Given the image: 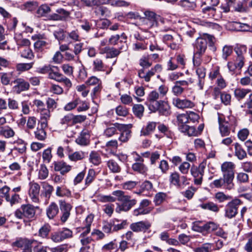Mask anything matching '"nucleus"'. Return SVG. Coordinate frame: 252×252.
<instances>
[{
    "instance_id": "nucleus-3",
    "label": "nucleus",
    "mask_w": 252,
    "mask_h": 252,
    "mask_svg": "<svg viewBox=\"0 0 252 252\" xmlns=\"http://www.w3.org/2000/svg\"><path fill=\"white\" fill-rule=\"evenodd\" d=\"M235 164L231 161L223 162L221 165V171L222 173V176L233 183L234 178Z\"/></svg>"
},
{
    "instance_id": "nucleus-36",
    "label": "nucleus",
    "mask_w": 252,
    "mask_h": 252,
    "mask_svg": "<svg viewBox=\"0 0 252 252\" xmlns=\"http://www.w3.org/2000/svg\"><path fill=\"white\" fill-rule=\"evenodd\" d=\"M56 194L59 197H69L71 192L65 187L58 186L56 188Z\"/></svg>"
},
{
    "instance_id": "nucleus-37",
    "label": "nucleus",
    "mask_w": 252,
    "mask_h": 252,
    "mask_svg": "<svg viewBox=\"0 0 252 252\" xmlns=\"http://www.w3.org/2000/svg\"><path fill=\"white\" fill-rule=\"evenodd\" d=\"M85 153L83 151H76L68 155L69 159L73 161H77L84 158Z\"/></svg>"
},
{
    "instance_id": "nucleus-53",
    "label": "nucleus",
    "mask_w": 252,
    "mask_h": 252,
    "mask_svg": "<svg viewBox=\"0 0 252 252\" xmlns=\"http://www.w3.org/2000/svg\"><path fill=\"white\" fill-rule=\"evenodd\" d=\"M112 194L117 197L118 201L122 202L124 201L128 200L129 196V195H126L123 191L120 190L114 191L112 192Z\"/></svg>"
},
{
    "instance_id": "nucleus-19",
    "label": "nucleus",
    "mask_w": 252,
    "mask_h": 252,
    "mask_svg": "<svg viewBox=\"0 0 252 252\" xmlns=\"http://www.w3.org/2000/svg\"><path fill=\"white\" fill-rule=\"evenodd\" d=\"M127 201H124L123 202V204L119 206L116 209V211L119 212L120 211H128L129 210L132 206L135 205L137 202V201L134 199H131L130 196L129 195L128 199Z\"/></svg>"
},
{
    "instance_id": "nucleus-44",
    "label": "nucleus",
    "mask_w": 252,
    "mask_h": 252,
    "mask_svg": "<svg viewBox=\"0 0 252 252\" xmlns=\"http://www.w3.org/2000/svg\"><path fill=\"white\" fill-rule=\"evenodd\" d=\"M81 102V99L79 98H76L73 100L72 101H70L67 103L63 107V109L65 111H70L75 109Z\"/></svg>"
},
{
    "instance_id": "nucleus-52",
    "label": "nucleus",
    "mask_w": 252,
    "mask_h": 252,
    "mask_svg": "<svg viewBox=\"0 0 252 252\" xmlns=\"http://www.w3.org/2000/svg\"><path fill=\"white\" fill-rule=\"evenodd\" d=\"M33 63H20L16 65V69L19 72H24L29 70L32 68Z\"/></svg>"
},
{
    "instance_id": "nucleus-17",
    "label": "nucleus",
    "mask_w": 252,
    "mask_h": 252,
    "mask_svg": "<svg viewBox=\"0 0 252 252\" xmlns=\"http://www.w3.org/2000/svg\"><path fill=\"white\" fill-rule=\"evenodd\" d=\"M218 122H225L226 123V126L232 127V131L234 132L235 130V127L237 125V121L236 118L233 116H229L227 117V118H224L222 115L218 114Z\"/></svg>"
},
{
    "instance_id": "nucleus-54",
    "label": "nucleus",
    "mask_w": 252,
    "mask_h": 252,
    "mask_svg": "<svg viewBox=\"0 0 252 252\" xmlns=\"http://www.w3.org/2000/svg\"><path fill=\"white\" fill-rule=\"evenodd\" d=\"M213 244L205 243L201 247L196 248L194 252H211L212 251Z\"/></svg>"
},
{
    "instance_id": "nucleus-1",
    "label": "nucleus",
    "mask_w": 252,
    "mask_h": 252,
    "mask_svg": "<svg viewBox=\"0 0 252 252\" xmlns=\"http://www.w3.org/2000/svg\"><path fill=\"white\" fill-rule=\"evenodd\" d=\"M144 15L145 17L142 18L141 27L140 28V29L144 32H147L149 29L154 26H158L159 21L162 23H164V19L154 12L146 11Z\"/></svg>"
},
{
    "instance_id": "nucleus-27",
    "label": "nucleus",
    "mask_w": 252,
    "mask_h": 252,
    "mask_svg": "<svg viewBox=\"0 0 252 252\" xmlns=\"http://www.w3.org/2000/svg\"><path fill=\"white\" fill-rule=\"evenodd\" d=\"M21 210L23 211L24 217L28 218H32L35 215L34 207L32 205H23L21 206Z\"/></svg>"
},
{
    "instance_id": "nucleus-26",
    "label": "nucleus",
    "mask_w": 252,
    "mask_h": 252,
    "mask_svg": "<svg viewBox=\"0 0 252 252\" xmlns=\"http://www.w3.org/2000/svg\"><path fill=\"white\" fill-rule=\"evenodd\" d=\"M63 74L60 72V69L58 66L52 65L48 74V78L54 80L57 82L62 77Z\"/></svg>"
},
{
    "instance_id": "nucleus-35",
    "label": "nucleus",
    "mask_w": 252,
    "mask_h": 252,
    "mask_svg": "<svg viewBox=\"0 0 252 252\" xmlns=\"http://www.w3.org/2000/svg\"><path fill=\"white\" fill-rule=\"evenodd\" d=\"M13 73V72H0V79L1 84L5 86L10 84Z\"/></svg>"
},
{
    "instance_id": "nucleus-59",
    "label": "nucleus",
    "mask_w": 252,
    "mask_h": 252,
    "mask_svg": "<svg viewBox=\"0 0 252 252\" xmlns=\"http://www.w3.org/2000/svg\"><path fill=\"white\" fill-rule=\"evenodd\" d=\"M52 158V148L49 147L44 150L42 154V158L43 161L47 163H49Z\"/></svg>"
},
{
    "instance_id": "nucleus-18",
    "label": "nucleus",
    "mask_w": 252,
    "mask_h": 252,
    "mask_svg": "<svg viewBox=\"0 0 252 252\" xmlns=\"http://www.w3.org/2000/svg\"><path fill=\"white\" fill-rule=\"evenodd\" d=\"M16 135L14 129L9 126H0V136L5 139L13 138Z\"/></svg>"
},
{
    "instance_id": "nucleus-21",
    "label": "nucleus",
    "mask_w": 252,
    "mask_h": 252,
    "mask_svg": "<svg viewBox=\"0 0 252 252\" xmlns=\"http://www.w3.org/2000/svg\"><path fill=\"white\" fill-rule=\"evenodd\" d=\"M38 112L40 115V125L42 126H47L48 121L51 117L50 110L47 108H45L38 111Z\"/></svg>"
},
{
    "instance_id": "nucleus-60",
    "label": "nucleus",
    "mask_w": 252,
    "mask_h": 252,
    "mask_svg": "<svg viewBox=\"0 0 252 252\" xmlns=\"http://www.w3.org/2000/svg\"><path fill=\"white\" fill-rule=\"evenodd\" d=\"M166 197V194L163 192H158L157 193L154 198V202L156 205H159L161 204L165 199Z\"/></svg>"
},
{
    "instance_id": "nucleus-58",
    "label": "nucleus",
    "mask_w": 252,
    "mask_h": 252,
    "mask_svg": "<svg viewBox=\"0 0 252 252\" xmlns=\"http://www.w3.org/2000/svg\"><path fill=\"white\" fill-rule=\"evenodd\" d=\"M48 170L44 165H41L38 171V179H45L48 176Z\"/></svg>"
},
{
    "instance_id": "nucleus-23",
    "label": "nucleus",
    "mask_w": 252,
    "mask_h": 252,
    "mask_svg": "<svg viewBox=\"0 0 252 252\" xmlns=\"http://www.w3.org/2000/svg\"><path fill=\"white\" fill-rule=\"evenodd\" d=\"M157 126V123L154 122H149L147 125L143 126L141 130L140 135L141 136H148L153 132Z\"/></svg>"
},
{
    "instance_id": "nucleus-5",
    "label": "nucleus",
    "mask_w": 252,
    "mask_h": 252,
    "mask_svg": "<svg viewBox=\"0 0 252 252\" xmlns=\"http://www.w3.org/2000/svg\"><path fill=\"white\" fill-rule=\"evenodd\" d=\"M162 70V66L160 64H157L154 67L152 68L151 70L148 72H145L144 69H140L138 72V76L144 80L148 82L150 81L151 77L153 76L156 73H158L161 72Z\"/></svg>"
},
{
    "instance_id": "nucleus-10",
    "label": "nucleus",
    "mask_w": 252,
    "mask_h": 252,
    "mask_svg": "<svg viewBox=\"0 0 252 252\" xmlns=\"http://www.w3.org/2000/svg\"><path fill=\"white\" fill-rule=\"evenodd\" d=\"M172 103L175 107L182 109L191 108L194 106L192 101L186 98L182 99L178 97L174 98Z\"/></svg>"
},
{
    "instance_id": "nucleus-25",
    "label": "nucleus",
    "mask_w": 252,
    "mask_h": 252,
    "mask_svg": "<svg viewBox=\"0 0 252 252\" xmlns=\"http://www.w3.org/2000/svg\"><path fill=\"white\" fill-rule=\"evenodd\" d=\"M121 50L115 49L114 48H110L108 47H105L104 48L102 49L100 51V53L101 54L106 53V58H114L117 57L120 53Z\"/></svg>"
},
{
    "instance_id": "nucleus-45",
    "label": "nucleus",
    "mask_w": 252,
    "mask_h": 252,
    "mask_svg": "<svg viewBox=\"0 0 252 252\" xmlns=\"http://www.w3.org/2000/svg\"><path fill=\"white\" fill-rule=\"evenodd\" d=\"M42 186L45 197L49 198L53 191V187L45 182H42Z\"/></svg>"
},
{
    "instance_id": "nucleus-13",
    "label": "nucleus",
    "mask_w": 252,
    "mask_h": 252,
    "mask_svg": "<svg viewBox=\"0 0 252 252\" xmlns=\"http://www.w3.org/2000/svg\"><path fill=\"white\" fill-rule=\"evenodd\" d=\"M124 126L122 124L118 123L110 124L104 130V135L107 137H111L118 133L117 130L123 129Z\"/></svg>"
},
{
    "instance_id": "nucleus-12",
    "label": "nucleus",
    "mask_w": 252,
    "mask_h": 252,
    "mask_svg": "<svg viewBox=\"0 0 252 252\" xmlns=\"http://www.w3.org/2000/svg\"><path fill=\"white\" fill-rule=\"evenodd\" d=\"M155 110H151L152 112H158L160 115L167 116L170 114V107L168 103L163 100H159Z\"/></svg>"
},
{
    "instance_id": "nucleus-46",
    "label": "nucleus",
    "mask_w": 252,
    "mask_h": 252,
    "mask_svg": "<svg viewBox=\"0 0 252 252\" xmlns=\"http://www.w3.org/2000/svg\"><path fill=\"white\" fill-rule=\"evenodd\" d=\"M188 113L181 114L177 116V120L178 122L179 129H181L182 126H186V124L189 122Z\"/></svg>"
},
{
    "instance_id": "nucleus-30",
    "label": "nucleus",
    "mask_w": 252,
    "mask_h": 252,
    "mask_svg": "<svg viewBox=\"0 0 252 252\" xmlns=\"http://www.w3.org/2000/svg\"><path fill=\"white\" fill-rule=\"evenodd\" d=\"M109 42L110 44L113 45H118L120 43L121 45L119 47V49L120 50L126 49V44L125 42H123L120 40V36L118 34L111 36L109 39Z\"/></svg>"
},
{
    "instance_id": "nucleus-20",
    "label": "nucleus",
    "mask_w": 252,
    "mask_h": 252,
    "mask_svg": "<svg viewBox=\"0 0 252 252\" xmlns=\"http://www.w3.org/2000/svg\"><path fill=\"white\" fill-rule=\"evenodd\" d=\"M90 135L87 130L82 131L76 139V143L81 146H87L89 144Z\"/></svg>"
},
{
    "instance_id": "nucleus-8",
    "label": "nucleus",
    "mask_w": 252,
    "mask_h": 252,
    "mask_svg": "<svg viewBox=\"0 0 252 252\" xmlns=\"http://www.w3.org/2000/svg\"><path fill=\"white\" fill-rule=\"evenodd\" d=\"M29 195L32 202L37 203L39 201V193L40 187L37 183L32 182L29 184Z\"/></svg>"
},
{
    "instance_id": "nucleus-33",
    "label": "nucleus",
    "mask_w": 252,
    "mask_h": 252,
    "mask_svg": "<svg viewBox=\"0 0 252 252\" xmlns=\"http://www.w3.org/2000/svg\"><path fill=\"white\" fill-rule=\"evenodd\" d=\"M89 161L94 165H98L101 162L100 154L96 151H92L89 155Z\"/></svg>"
},
{
    "instance_id": "nucleus-50",
    "label": "nucleus",
    "mask_w": 252,
    "mask_h": 252,
    "mask_svg": "<svg viewBox=\"0 0 252 252\" xmlns=\"http://www.w3.org/2000/svg\"><path fill=\"white\" fill-rule=\"evenodd\" d=\"M93 70L94 71H103L104 70V65L102 61L98 58L95 59L93 61Z\"/></svg>"
},
{
    "instance_id": "nucleus-40",
    "label": "nucleus",
    "mask_w": 252,
    "mask_h": 252,
    "mask_svg": "<svg viewBox=\"0 0 252 252\" xmlns=\"http://www.w3.org/2000/svg\"><path fill=\"white\" fill-rule=\"evenodd\" d=\"M51 11L50 7L47 4H42L40 5L37 11V14L41 17L48 16V14Z\"/></svg>"
},
{
    "instance_id": "nucleus-22",
    "label": "nucleus",
    "mask_w": 252,
    "mask_h": 252,
    "mask_svg": "<svg viewBox=\"0 0 252 252\" xmlns=\"http://www.w3.org/2000/svg\"><path fill=\"white\" fill-rule=\"evenodd\" d=\"M36 243L37 241L34 240H28L20 238L13 242L12 243V246L18 248H24L25 249L27 248V247H29V245H31Z\"/></svg>"
},
{
    "instance_id": "nucleus-47",
    "label": "nucleus",
    "mask_w": 252,
    "mask_h": 252,
    "mask_svg": "<svg viewBox=\"0 0 252 252\" xmlns=\"http://www.w3.org/2000/svg\"><path fill=\"white\" fill-rule=\"evenodd\" d=\"M20 200L19 195L15 193H12L11 195L9 194L6 198V201L9 203L11 206L19 203Z\"/></svg>"
},
{
    "instance_id": "nucleus-32",
    "label": "nucleus",
    "mask_w": 252,
    "mask_h": 252,
    "mask_svg": "<svg viewBox=\"0 0 252 252\" xmlns=\"http://www.w3.org/2000/svg\"><path fill=\"white\" fill-rule=\"evenodd\" d=\"M47 127L42 126L41 125L40 127H37L34 132L35 138L40 141L45 140L46 138L47 134L44 129Z\"/></svg>"
},
{
    "instance_id": "nucleus-61",
    "label": "nucleus",
    "mask_w": 252,
    "mask_h": 252,
    "mask_svg": "<svg viewBox=\"0 0 252 252\" xmlns=\"http://www.w3.org/2000/svg\"><path fill=\"white\" fill-rule=\"evenodd\" d=\"M221 76L220 71V67L218 66L214 67L212 69L209 74V77L211 80H213L217 78L220 77Z\"/></svg>"
},
{
    "instance_id": "nucleus-56",
    "label": "nucleus",
    "mask_w": 252,
    "mask_h": 252,
    "mask_svg": "<svg viewBox=\"0 0 252 252\" xmlns=\"http://www.w3.org/2000/svg\"><path fill=\"white\" fill-rule=\"evenodd\" d=\"M152 210L153 208L151 207H148V208H143L139 206L138 208H137L133 211V214L135 216H138L141 215H146L150 213Z\"/></svg>"
},
{
    "instance_id": "nucleus-39",
    "label": "nucleus",
    "mask_w": 252,
    "mask_h": 252,
    "mask_svg": "<svg viewBox=\"0 0 252 252\" xmlns=\"http://www.w3.org/2000/svg\"><path fill=\"white\" fill-rule=\"evenodd\" d=\"M14 38L19 46L29 47L31 45L30 41L28 39L22 38L20 34H16Z\"/></svg>"
},
{
    "instance_id": "nucleus-57",
    "label": "nucleus",
    "mask_w": 252,
    "mask_h": 252,
    "mask_svg": "<svg viewBox=\"0 0 252 252\" xmlns=\"http://www.w3.org/2000/svg\"><path fill=\"white\" fill-rule=\"evenodd\" d=\"M179 4L181 6L187 8L189 10L194 9L196 5L195 2H190L188 0H182L180 1Z\"/></svg>"
},
{
    "instance_id": "nucleus-43",
    "label": "nucleus",
    "mask_w": 252,
    "mask_h": 252,
    "mask_svg": "<svg viewBox=\"0 0 252 252\" xmlns=\"http://www.w3.org/2000/svg\"><path fill=\"white\" fill-rule=\"evenodd\" d=\"M132 168L134 171L142 174H145L148 170L147 167L142 162H136L133 164Z\"/></svg>"
},
{
    "instance_id": "nucleus-42",
    "label": "nucleus",
    "mask_w": 252,
    "mask_h": 252,
    "mask_svg": "<svg viewBox=\"0 0 252 252\" xmlns=\"http://www.w3.org/2000/svg\"><path fill=\"white\" fill-rule=\"evenodd\" d=\"M96 177V172L93 169H90L88 170L87 175L85 178V185L86 187L89 186L94 180Z\"/></svg>"
},
{
    "instance_id": "nucleus-6",
    "label": "nucleus",
    "mask_w": 252,
    "mask_h": 252,
    "mask_svg": "<svg viewBox=\"0 0 252 252\" xmlns=\"http://www.w3.org/2000/svg\"><path fill=\"white\" fill-rule=\"evenodd\" d=\"M241 204L239 199H235L229 202L225 209V216L229 219L234 217L237 214L238 207Z\"/></svg>"
},
{
    "instance_id": "nucleus-49",
    "label": "nucleus",
    "mask_w": 252,
    "mask_h": 252,
    "mask_svg": "<svg viewBox=\"0 0 252 252\" xmlns=\"http://www.w3.org/2000/svg\"><path fill=\"white\" fill-rule=\"evenodd\" d=\"M200 207L203 209L208 210L214 212H218L219 210L218 205L212 202L202 204L200 205Z\"/></svg>"
},
{
    "instance_id": "nucleus-29",
    "label": "nucleus",
    "mask_w": 252,
    "mask_h": 252,
    "mask_svg": "<svg viewBox=\"0 0 252 252\" xmlns=\"http://www.w3.org/2000/svg\"><path fill=\"white\" fill-rule=\"evenodd\" d=\"M250 92L251 90L248 89L238 88L235 89L234 94L237 100H241L244 99Z\"/></svg>"
},
{
    "instance_id": "nucleus-34",
    "label": "nucleus",
    "mask_w": 252,
    "mask_h": 252,
    "mask_svg": "<svg viewBox=\"0 0 252 252\" xmlns=\"http://www.w3.org/2000/svg\"><path fill=\"white\" fill-rule=\"evenodd\" d=\"M180 131L187 134L189 136H197L198 133V132L195 129L194 127L189 126L188 125L182 126Z\"/></svg>"
},
{
    "instance_id": "nucleus-51",
    "label": "nucleus",
    "mask_w": 252,
    "mask_h": 252,
    "mask_svg": "<svg viewBox=\"0 0 252 252\" xmlns=\"http://www.w3.org/2000/svg\"><path fill=\"white\" fill-rule=\"evenodd\" d=\"M107 164L109 169L113 173H118L121 171L120 166L113 159L108 161Z\"/></svg>"
},
{
    "instance_id": "nucleus-14",
    "label": "nucleus",
    "mask_w": 252,
    "mask_h": 252,
    "mask_svg": "<svg viewBox=\"0 0 252 252\" xmlns=\"http://www.w3.org/2000/svg\"><path fill=\"white\" fill-rule=\"evenodd\" d=\"M214 187L217 188H223L227 189L230 190L234 187L233 183L231 182L229 180L223 177L214 180L212 183Z\"/></svg>"
},
{
    "instance_id": "nucleus-11",
    "label": "nucleus",
    "mask_w": 252,
    "mask_h": 252,
    "mask_svg": "<svg viewBox=\"0 0 252 252\" xmlns=\"http://www.w3.org/2000/svg\"><path fill=\"white\" fill-rule=\"evenodd\" d=\"M151 226V224L148 221H140L132 223L130 225V228L134 232H145Z\"/></svg>"
},
{
    "instance_id": "nucleus-24",
    "label": "nucleus",
    "mask_w": 252,
    "mask_h": 252,
    "mask_svg": "<svg viewBox=\"0 0 252 252\" xmlns=\"http://www.w3.org/2000/svg\"><path fill=\"white\" fill-rule=\"evenodd\" d=\"M58 206L55 202L51 203L46 209V214L50 219H53L59 213Z\"/></svg>"
},
{
    "instance_id": "nucleus-48",
    "label": "nucleus",
    "mask_w": 252,
    "mask_h": 252,
    "mask_svg": "<svg viewBox=\"0 0 252 252\" xmlns=\"http://www.w3.org/2000/svg\"><path fill=\"white\" fill-rule=\"evenodd\" d=\"M133 114L138 118H141L144 111V107L141 104H134L132 107Z\"/></svg>"
},
{
    "instance_id": "nucleus-2",
    "label": "nucleus",
    "mask_w": 252,
    "mask_h": 252,
    "mask_svg": "<svg viewBox=\"0 0 252 252\" xmlns=\"http://www.w3.org/2000/svg\"><path fill=\"white\" fill-rule=\"evenodd\" d=\"M214 39V37L213 36L206 33L198 37L194 45L195 54L199 56L203 54L207 48V44H213Z\"/></svg>"
},
{
    "instance_id": "nucleus-62",
    "label": "nucleus",
    "mask_w": 252,
    "mask_h": 252,
    "mask_svg": "<svg viewBox=\"0 0 252 252\" xmlns=\"http://www.w3.org/2000/svg\"><path fill=\"white\" fill-rule=\"evenodd\" d=\"M219 225L213 221L204 223V231H216Z\"/></svg>"
},
{
    "instance_id": "nucleus-7",
    "label": "nucleus",
    "mask_w": 252,
    "mask_h": 252,
    "mask_svg": "<svg viewBox=\"0 0 252 252\" xmlns=\"http://www.w3.org/2000/svg\"><path fill=\"white\" fill-rule=\"evenodd\" d=\"M59 202L62 213L61 220L63 222H65L70 216V212L72 209V206L70 203L63 200H60Z\"/></svg>"
},
{
    "instance_id": "nucleus-41",
    "label": "nucleus",
    "mask_w": 252,
    "mask_h": 252,
    "mask_svg": "<svg viewBox=\"0 0 252 252\" xmlns=\"http://www.w3.org/2000/svg\"><path fill=\"white\" fill-rule=\"evenodd\" d=\"M55 168L56 170L60 171L61 173L63 174L69 171L71 166L65 162H59L55 165Z\"/></svg>"
},
{
    "instance_id": "nucleus-64",
    "label": "nucleus",
    "mask_w": 252,
    "mask_h": 252,
    "mask_svg": "<svg viewBox=\"0 0 252 252\" xmlns=\"http://www.w3.org/2000/svg\"><path fill=\"white\" fill-rule=\"evenodd\" d=\"M7 106L10 110H16L19 109V104L18 102L12 98L7 99Z\"/></svg>"
},
{
    "instance_id": "nucleus-9",
    "label": "nucleus",
    "mask_w": 252,
    "mask_h": 252,
    "mask_svg": "<svg viewBox=\"0 0 252 252\" xmlns=\"http://www.w3.org/2000/svg\"><path fill=\"white\" fill-rule=\"evenodd\" d=\"M238 53V52L236 51ZM234 63L232 62H229L227 63V67L229 70L231 72H233L236 69H241L244 66L245 63V58L242 54H237Z\"/></svg>"
},
{
    "instance_id": "nucleus-31",
    "label": "nucleus",
    "mask_w": 252,
    "mask_h": 252,
    "mask_svg": "<svg viewBox=\"0 0 252 252\" xmlns=\"http://www.w3.org/2000/svg\"><path fill=\"white\" fill-rule=\"evenodd\" d=\"M235 146V155L237 158L242 160L247 157V153L246 151L242 148V146L238 143H236Z\"/></svg>"
},
{
    "instance_id": "nucleus-38",
    "label": "nucleus",
    "mask_w": 252,
    "mask_h": 252,
    "mask_svg": "<svg viewBox=\"0 0 252 252\" xmlns=\"http://www.w3.org/2000/svg\"><path fill=\"white\" fill-rule=\"evenodd\" d=\"M173 34H165L162 35V41L165 43L172 42L173 40H180L181 37L176 33L172 31Z\"/></svg>"
},
{
    "instance_id": "nucleus-4",
    "label": "nucleus",
    "mask_w": 252,
    "mask_h": 252,
    "mask_svg": "<svg viewBox=\"0 0 252 252\" xmlns=\"http://www.w3.org/2000/svg\"><path fill=\"white\" fill-rule=\"evenodd\" d=\"M159 98H161V97L156 91H152L148 94L145 105L148 107L150 111L155 110L157 107V105L159 103L158 99Z\"/></svg>"
},
{
    "instance_id": "nucleus-63",
    "label": "nucleus",
    "mask_w": 252,
    "mask_h": 252,
    "mask_svg": "<svg viewBox=\"0 0 252 252\" xmlns=\"http://www.w3.org/2000/svg\"><path fill=\"white\" fill-rule=\"evenodd\" d=\"M115 111L118 116L126 117L128 114V109L124 106L119 105L115 109Z\"/></svg>"
},
{
    "instance_id": "nucleus-28",
    "label": "nucleus",
    "mask_w": 252,
    "mask_h": 252,
    "mask_svg": "<svg viewBox=\"0 0 252 252\" xmlns=\"http://www.w3.org/2000/svg\"><path fill=\"white\" fill-rule=\"evenodd\" d=\"M219 128L220 135L222 137L228 136L230 134V131L232 130V127L226 126V123L223 122H218Z\"/></svg>"
},
{
    "instance_id": "nucleus-15",
    "label": "nucleus",
    "mask_w": 252,
    "mask_h": 252,
    "mask_svg": "<svg viewBox=\"0 0 252 252\" xmlns=\"http://www.w3.org/2000/svg\"><path fill=\"white\" fill-rule=\"evenodd\" d=\"M12 82L15 84L13 89L18 94L21 92L27 91L29 89V83L23 78H17Z\"/></svg>"
},
{
    "instance_id": "nucleus-16",
    "label": "nucleus",
    "mask_w": 252,
    "mask_h": 252,
    "mask_svg": "<svg viewBox=\"0 0 252 252\" xmlns=\"http://www.w3.org/2000/svg\"><path fill=\"white\" fill-rule=\"evenodd\" d=\"M123 125L124 126L123 129L119 130L121 132V134L119 136V140L122 142H126L131 137V131L130 129L132 127V125L130 124H123Z\"/></svg>"
},
{
    "instance_id": "nucleus-55",
    "label": "nucleus",
    "mask_w": 252,
    "mask_h": 252,
    "mask_svg": "<svg viewBox=\"0 0 252 252\" xmlns=\"http://www.w3.org/2000/svg\"><path fill=\"white\" fill-rule=\"evenodd\" d=\"M180 177L179 173L175 172L172 173L170 176V181L174 185L180 187H181Z\"/></svg>"
}]
</instances>
